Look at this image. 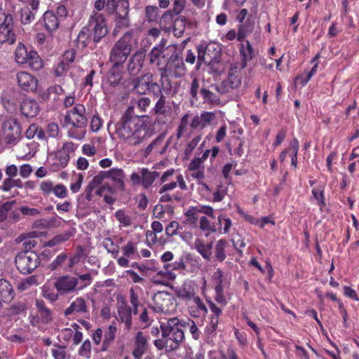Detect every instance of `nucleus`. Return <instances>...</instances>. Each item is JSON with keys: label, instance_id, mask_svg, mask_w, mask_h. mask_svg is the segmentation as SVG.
<instances>
[{"label": "nucleus", "instance_id": "f257e3e1", "mask_svg": "<svg viewBox=\"0 0 359 359\" xmlns=\"http://www.w3.org/2000/svg\"><path fill=\"white\" fill-rule=\"evenodd\" d=\"M118 137L129 145H137L146 137L147 129L143 121L128 109L116 126Z\"/></svg>", "mask_w": 359, "mask_h": 359}, {"label": "nucleus", "instance_id": "f03ea898", "mask_svg": "<svg viewBox=\"0 0 359 359\" xmlns=\"http://www.w3.org/2000/svg\"><path fill=\"white\" fill-rule=\"evenodd\" d=\"M86 109L83 104H78L68 111L64 118V124L68 128L69 137L81 140L86 134L87 118L85 116Z\"/></svg>", "mask_w": 359, "mask_h": 359}, {"label": "nucleus", "instance_id": "7ed1b4c3", "mask_svg": "<svg viewBox=\"0 0 359 359\" xmlns=\"http://www.w3.org/2000/svg\"><path fill=\"white\" fill-rule=\"evenodd\" d=\"M184 319L178 317L168 318L166 322L161 323V330L163 339H168L169 351L177 349L184 340Z\"/></svg>", "mask_w": 359, "mask_h": 359}, {"label": "nucleus", "instance_id": "20e7f679", "mask_svg": "<svg viewBox=\"0 0 359 359\" xmlns=\"http://www.w3.org/2000/svg\"><path fill=\"white\" fill-rule=\"evenodd\" d=\"M131 34H125L118 39L111 49L109 61L115 67H122L132 50Z\"/></svg>", "mask_w": 359, "mask_h": 359}, {"label": "nucleus", "instance_id": "39448f33", "mask_svg": "<svg viewBox=\"0 0 359 359\" xmlns=\"http://www.w3.org/2000/svg\"><path fill=\"white\" fill-rule=\"evenodd\" d=\"M15 262L20 273L27 274L32 273L39 265L40 260L36 252L25 251L18 254Z\"/></svg>", "mask_w": 359, "mask_h": 359}, {"label": "nucleus", "instance_id": "423d86ee", "mask_svg": "<svg viewBox=\"0 0 359 359\" xmlns=\"http://www.w3.org/2000/svg\"><path fill=\"white\" fill-rule=\"evenodd\" d=\"M16 36L13 32V17L11 14L0 10V43L13 44Z\"/></svg>", "mask_w": 359, "mask_h": 359}, {"label": "nucleus", "instance_id": "0eeeda50", "mask_svg": "<svg viewBox=\"0 0 359 359\" xmlns=\"http://www.w3.org/2000/svg\"><path fill=\"white\" fill-rule=\"evenodd\" d=\"M88 27L90 29L93 40L95 43L100 42L109 32L104 14L90 15Z\"/></svg>", "mask_w": 359, "mask_h": 359}, {"label": "nucleus", "instance_id": "6e6552de", "mask_svg": "<svg viewBox=\"0 0 359 359\" xmlns=\"http://www.w3.org/2000/svg\"><path fill=\"white\" fill-rule=\"evenodd\" d=\"M2 129L6 142L9 144H16L21 137V128L17 119L13 116L5 117Z\"/></svg>", "mask_w": 359, "mask_h": 359}, {"label": "nucleus", "instance_id": "1a4fd4ad", "mask_svg": "<svg viewBox=\"0 0 359 359\" xmlns=\"http://www.w3.org/2000/svg\"><path fill=\"white\" fill-rule=\"evenodd\" d=\"M152 308L155 312L170 313L175 309L174 299L166 292H158L153 297Z\"/></svg>", "mask_w": 359, "mask_h": 359}, {"label": "nucleus", "instance_id": "9d476101", "mask_svg": "<svg viewBox=\"0 0 359 359\" xmlns=\"http://www.w3.org/2000/svg\"><path fill=\"white\" fill-rule=\"evenodd\" d=\"M78 278L69 275L60 276L55 282V287L61 294H69L76 290Z\"/></svg>", "mask_w": 359, "mask_h": 359}, {"label": "nucleus", "instance_id": "9b49d317", "mask_svg": "<svg viewBox=\"0 0 359 359\" xmlns=\"http://www.w3.org/2000/svg\"><path fill=\"white\" fill-rule=\"evenodd\" d=\"M166 41L164 39H162L161 42L154 46L149 52L148 57L149 63L151 65L155 64L161 70L163 64V60L165 61L168 55L166 54V49L165 48Z\"/></svg>", "mask_w": 359, "mask_h": 359}, {"label": "nucleus", "instance_id": "f8f14e48", "mask_svg": "<svg viewBox=\"0 0 359 359\" xmlns=\"http://www.w3.org/2000/svg\"><path fill=\"white\" fill-rule=\"evenodd\" d=\"M118 6L120 10L115 12V27L114 32H118L120 29L126 28L129 26L128 7L129 3L127 0H119Z\"/></svg>", "mask_w": 359, "mask_h": 359}, {"label": "nucleus", "instance_id": "ddd939ff", "mask_svg": "<svg viewBox=\"0 0 359 359\" xmlns=\"http://www.w3.org/2000/svg\"><path fill=\"white\" fill-rule=\"evenodd\" d=\"M149 336L142 331L137 332L134 337L132 354L135 359H140L146 353L149 344Z\"/></svg>", "mask_w": 359, "mask_h": 359}, {"label": "nucleus", "instance_id": "4468645a", "mask_svg": "<svg viewBox=\"0 0 359 359\" xmlns=\"http://www.w3.org/2000/svg\"><path fill=\"white\" fill-rule=\"evenodd\" d=\"M75 149L74 144L66 142L55 154L54 165L57 169L65 168L69 161V154Z\"/></svg>", "mask_w": 359, "mask_h": 359}, {"label": "nucleus", "instance_id": "2eb2a0df", "mask_svg": "<svg viewBox=\"0 0 359 359\" xmlns=\"http://www.w3.org/2000/svg\"><path fill=\"white\" fill-rule=\"evenodd\" d=\"M18 86L25 91L34 92L37 88L38 80L27 72H20L17 74Z\"/></svg>", "mask_w": 359, "mask_h": 359}, {"label": "nucleus", "instance_id": "dca6fc26", "mask_svg": "<svg viewBox=\"0 0 359 359\" xmlns=\"http://www.w3.org/2000/svg\"><path fill=\"white\" fill-rule=\"evenodd\" d=\"M118 6L117 0H95L93 8L90 15L94 14H103L102 11L104 10L108 15L114 14Z\"/></svg>", "mask_w": 359, "mask_h": 359}, {"label": "nucleus", "instance_id": "f3484780", "mask_svg": "<svg viewBox=\"0 0 359 359\" xmlns=\"http://www.w3.org/2000/svg\"><path fill=\"white\" fill-rule=\"evenodd\" d=\"M197 286L192 280L185 281L181 286L175 288L177 296L184 301H191L196 295Z\"/></svg>", "mask_w": 359, "mask_h": 359}, {"label": "nucleus", "instance_id": "a211bd4d", "mask_svg": "<svg viewBox=\"0 0 359 359\" xmlns=\"http://www.w3.org/2000/svg\"><path fill=\"white\" fill-rule=\"evenodd\" d=\"M145 56L146 53L142 50L136 51L132 55L128 65V71L130 75L136 76L141 72L144 65Z\"/></svg>", "mask_w": 359, "mask_h": 359}, {"label": "nucleus", "instance_id": "6ab92c4d", "mask_svg": "<svg viewBox=\"0 0 359 359\" xmlns=\"http://www.w3.org/2000/svg\"><path fill=\"white\" fill-rule=\"evenodd\" d=\"M241 84V78L234 72H229L226 80L217 86V90L221 94H225L230 90L238 88Z\"/></svg>", "mask_w": 359, "mask_h": 359}, {"label": "nucleus", "instance_id": "aec40b11", "mask_svg": "<svg viewBox=\"0 0 359 359\" xmlns=\"http://www.w3.org/2000/svg\"><path fill=\"white\" fill-rule=\"evenodd\" d=\"M133 82L134 90L139 95H144L149 91L150 84L153 82V75L150 73L145 74L134 79Z\"/></svg>", "mask_w": 359, "mask_h": 359}, {"label": "nucleus", "instance_id": "412c9836", "mask_svg": "<svg viewBox=\"0 0 359 359\" xmlns=\"http://www.w3.org/2000/svg\"><path fill=\"white\" fill-rule=\"evenodd\" d=\"M161 71L162 74L166 71L171 72L175 77L178 78L185 74L186 68L182 60L177 57L172 59V56H171L166 66L164 68H161Z\"/></svg>", "mask_w": 359, "mask_h": 359}, {"label": "nucleus", "instance_id": "4be33fe9", "mask_svg": "<svg viewBox=\"0 0 359 359\" xmlns=\"http://www.w3.org/2000/svg\"><path fill=\"white\" fill-rule=\"evenodd\" d=\"M215 118V114L210 111H203L199 116H196L191 123V127L193 129L198 128H203L209 126Z\"/></svg>", "mask_w": 359, "mask_h": 359}, {"label": "nucleus", "instance_id": "5701e85b", "mask_svg": "<svg viewBox=\"0 0 359 359\" xmlns=\"http://www.w3.org/2000/svg\"><path fill=\"white\" fill-rule=\"evenodd\" d=\"M86 314L88 313L86 302L82 297L76 298L70 305L65 309L66 316L72 314Z\"/></svg>", "mask_w": 359, "mask_h": 359}, {"label": "nucleus", "instance_id": "b1692460", "mask_svg": "<svg viewBox=\"0 0 359 359\" xmlns=\"http://www.w3.org/2000/svg\"><path fill=\"white\" fill-rule=\"evenodd\" d=\"M20 111L25 117L32 118L38 114L39 107L34 100L25 99L20 104Z\"/></svg>", "mask_w": 359, "mask_h": 359}, {"label": "nucleus", "instance_id": "393cba45", "mask_svg": "<svg viewBox=\"0 0 359 359\" xmlns=\"http://www.w3.org/2000/svg\"><path fill=\"white\" fill-rule=\"evenodd\" d=\"M118 315L120 320L124 323V329L130 330L132 327V309L123 303L118 309Z\"/></svg>", "mask_w": 359, "mask_h": 359}, {"label": "nucleus", "instance_id": "a878e982", "mask_svg": "<svg viewBox=\"0 0 359 359\" xmlns=\"http://www.w3.org/2000/svg\"><path fill=\"white\" fill-rule=\"evenodd\" d=\"M14 297V290L11 283L5 279H0V302L8 303Z\"/></svg>", "mask_w": 359, "mask_h": 359}, {"label": "nucleus", "instance_id": "bb28decb", "mask_svg": "<svg viewBox=\"0 0 359 359\" xmlns=\"http://www.w3.org/2000/svg\"><path fill=\"white\" fill-rule=\"evenodd\" d=\"M43 23L45 29L52 32L58 28L60 20L53 11H47L43 15Z\"/></svg>", "mask_w": 359, "mask_h": 359}, {"label": "nucleus", "instance_id": "cd10ccee", "mask_svg": "<svg viewBox=\"0 0 359 359\" xmlns=\"http://www.w3.org/2000/svg\"><path fill=\"white\" fill-rule=\"evenodd\" d=\"M106 175L107 178L111 180L117 188H118L121 190L124 189L125 174L122 169L111 168L106 171Z\"/></svg>", "mask_w": 359, "mask_h": 359}, {"label": "nucleus", "instance_id": "c85d7f7f", "mask_svg": "<svg viewBox=\"0 0 359 359\" xmlns=\"http://www.w3.org/2000/svg\"><path fill=\"white\" fill-rule=\"evenodd\" d=\"M175 181L163 183V185L159 189V194H163L166 191L175 189L178 184L182 190H187V186L184 181V177L181 174H178L175 177Z\"/></svg>", "mask_w": 359, "mask_h": 359}, {"label": "nucleus", "instance_id": "c756f323", "mask_svg": "<svg viewBox=\"0 0 359 359\" xmlns=\"http://www.w3.org/2000/svg\"><path fill=\"white\" fill-rule=\"evenodd\" d=\"M194 248L205 259L209 260L212 255V244L205 243L200 238L195 240L194 243Z\"/></svg>", "mask_w": 359, "mask_h": 359}, {"label": "nucleus", "instance_id": "7c9ffc66", "mask_svg": "<svg viewBox=\"0 0 359 359\" xmlns=\"http://www.w3.org/2000/svg\"><path fill=\"white\" fill-rule=\"evenodd\" d=\"M140 172L142 174V185L144 189H148L151 186L155 180L158 177V172L156 171H150L148 168H140Z\"/></svg>", "mask_w": 359, "mask_h": 359}, {"label": "nucleus", "instance_id": "2f4dec72", "mask_svg": "<svg viewBox=\"0 0 359 359\" xmlns=\"http://www.w3.org/2000/svg\"><path fill=\"white\" fill-rule=\"evenodd\" d=\"M117 328L115 323H111L107 329L104 334V339L102 344L101 350L105 351L109 345L114 341L116 334Z\"/></svg>", "mask_w": 359, "mask_h": 359}, {"label": "nucleus", "instance_id": "473e14b6", "mask_svg": "<svg viewBox=\"0 0 359 359\" xmlns=\"http://www.w3.org/2000/svg\"><path fill=\"white\" fill-rule=\"evenodd\" d=\"M91 36H92V34H91L90 28L88 27H83L80 30V32L77 36V39H76V43H77L78 48H86L88 45L90 41Z\"/></svg>", "mask_w": 359, "mask_h": 359}, {"label": "nucleus", "instance_id": "72a5a7b5", "mask_svg": "<svg viewBox=\"0 0 359 359\" xmlns=\"http://www.w3.org/2000/svg\"><path fill=\"white\" fill-rule=\"evenodd\" d=\"M254 28V21L248 18L245 22H243L238 27V40H243L248 34L251 33Z\"/></svg>", "mask_w": 359, "mask_h": 359}, {"label": "nucleus", "instance_id": "f704fd0d", "mask_svg": "<svg viewBox=\"0 0 359 359\" xmlns=\"http://www.w3.org/2000/svg\"><path fill=\"white\" fill-rule=\"evenodd\" d=\"M32 69L38 71L43 67V61L37 52L31 50L27 63Z\"/></svg>", "mask_w": 359, "mask_h": 359}, {"label": "nucleus", "instance_id": "c9c22d12", "mask_svg": "<svg viewBox=\"0 0 359 359\" xmlns=\"http://www.w3.org/2000/svg\"><path fill=\"white\" fill-rule=\"evenodd\" d=\"M29 55V51H27L26 47L23 44L19 43L15 53L16 62L18 64L24 65L27 63Z\"/></svg>", "mask_w": 359, "mask_h": 359}, {"label": "nucleus", "instance_id": "e433bc0d", "mask_svg": "<svg viewBox=\"0 0 359 359\" xmlns=\"http://www.w3.org/2000/svg\"><path fill=\"white\" fill-rule=\"evenodd\" d=\"M72 234L69 231L63 232L60 234L56 235L52 239L49 240L45 243V246L53 247L61 245L65 241H68Z\"/></svg>", "mask_w": 359, "mask_h": 359}, {"label": "nucleus", "instance_id": "4c0bfd02", "mask_svg": "<svg viewBox=\"0 0 359 359\" xmlns=\"http://www.w3.org/2000/svg\"><path fill=\"white\" fill-rule=\"evenodd\" d=\"M240 52L243 58V67H245L247 62L254 56L253 48L248 41L245 43L241 44Z\"/></svg>", "mask_w": 359, "mask_h": 359}, {"label": "nucleus", "instance_id": "58836bf2", "mask_svg": "<svg viewBox=\"0 0 359 359\" xmlns=\"http://www.w3.org/2000/svg\"><path fill=\"white\" fill-rule=\"evenodd\" d=\"M198 209L197 208H189L185 212L184 224L191 227H196L198 224Z\"/></svg>", "mask_w": 359, "mask_h": 359}, {"label": "nucleus", "instance_id": "ea45409f", "mask_svg": "<svg viewBox=\"0 0 359 359\" xmlns=\"http://www.w3.org/2000/svg\"><path fill=\"white\" fill-rule=\"evenodd\" d=\"M124 256L135 259L139 256L137 248V243L133 241H128L126 244L121 248Z\"/></svg>", "mask_w": 359, "mask_h": 359}, {"label": "nucleus", "instance_id": "a19ab883", "mask_svg": "<svg viewBox=\"0 0 359 359\" xmlns=\"http://www.w3.org/2000/svg\"><path fill=\"white\" fill-rule=\"evenodd\" d=\"M175 21L173 15L171 12H165L160 20V26L165 32H170L172 24Z\"/></svg>", "mask_w": 359, "mask_h": 359}, {"label": "nucleus", "instance_id": "79ce46f5", "mask_svg": "<svg viewBox=\"0 0 359 359\" xmlns=\"http://www.w3.org/2000/svg\"><path fill=\"white\" fill-rule=\"evenodd\" d=\"M212 280L215 285V290L219 291L220 290H224L225 279L224 278V273L221 269H217L212 276Z\"/></svg>", "mask_w": 359, "mask_h": 359}, {"label": "nucleus", "instance_id": "37998d69", "mask_svg": "<svg viewBox=\"0 0 359 359\" xmlns=\"http://www.w3.org/2000/svg\"><path fill=\"white\" fill-rule=\"evenodd\" d=\"M185 30V21L181 17L175 18L171 31L175 36L180 37Z\"/></svg>", "mask_w": 359, "mask_h": 359}, {"label": "nucleus", "instance_id": "c03bdc74", "mask_svg": "<svg viewBox=\"0 0 359 359\" xmlns=\"http://www.w3.org/2000/svg\"><path fill=\"white\" fill-rule=\"evenodd\" d=\"M36 13L29 7L25 6L20 10V21L23 25H29L35 19Z\"/></svg>", "mask_w": 359, "mask_h": 359}, {"label": "nucleus", "instance_id": "a18cd8bd", "mask_svg": "<svg viewBox=\"0 0 359 359\" xmlns=\"http://www.w3.org/2000/svg\"><path fill=\"white\" fill-rule=\"evenodd\" d=\"M227 242L224 239L219 240L215 245V257L220 262L224 261L226 258L225 248Z\"/></svg>", "mask_w": 359, "mask_h": 359}, {"label": "nucleus", "instance_id": "49530a36", "mask_svg": "<svg viewBox=\"0 0 359 359\" xmlns=\"http://www.w3.org/2000/svg\"><path fill=\"white\" fill-rule=\"evenodd\" d=\"M288 150L290 151L291 165L296 168L297 167V153L299 151V142L294 138L290 143Z\"/></svg>", "mask_w": 359, "mask_h": 359}, {"label": "nucleus", "instance_id": "de8ad7c7", "mask_svg": "<svg viewBox=\"0 0 359 359\" xmlns=\"http://www.w3.org/2000/svg\"><path fill=\"white\" fill-rule=\"evenodd\" d=\"M217 219L219 224L218 230L220 233L224 234L228 233L232 224L231 219L229 218H226L222 215H219Z\"/></svg>", "mask_w": 359, "mask_h": 359}, {"label": "nucleus", "instance_id": "09e8293b", "mask_svg": "<svg viewBox=\"0 0 359 359\" xmlns=\"http://www.w3.org/2000/svg\"><path fill=\"white\" fill-rule=\"evenodd\" d=\"M103 245L109 253H111L114 258L118 255V246L110 238H106L103 241Z\"/></svg>", "mask_w": 359, "mask_h": 359}, {"label": "nucleus", "instance_id": "8fccbe9b", "mask_svg": "<svg viewBox=\"0 0 359 359\" xmlns=\"http://www.w3.org/2000/svg\"><path fill=\"white\" fill-rule=\"evenodd\" d=\"M185 325L184 327H188L189 330V332L192 336V338L194 340H198L200 338L201 336V332L197 327L195 322L191 319L185 320Z\"/></svg>", "mask_w": 359, "mask_h": 359}, {"label": "nucleus", "instance_id": "3c124183", "mask_svg": "<svg viewBox=\"0 0 359 359\" xmlns=\"http://www.w3.org/2000/svg\"><path fill=\"white\" fill-rule=\"evenodd\" d=\"M164 268L167 270H186L187 266L185 264V260L183 257H180L178 259L175 260L174 262L170 264H167L164 266Z\"/></svg>", "mask_w": 359, "mask_h": 359}, {"label": "nucleus", "instance_id": "603ef678", "mask_svg": "<svg viewBox=\"0 0 359 359\" xmlns=\"http://www.w3.org/2000/svg\"><path fill=\"white\" fill-rule=\"evenodd\" d=\"M311 192L313 197L316 200L317 204L320 206V209L322 210L326 205L323 189L314 188Z\"/></svg>", "mask_w": 359, "mask_h": 359}, {"label": "nucleus", "instance_id": "864d4df0", "mask_svg": "<svg viewBox=\"0 0 359 359\" xmlns=\"http://www.w3.org/2000/svg\"><path fill=\"white\" fill-rule=\"evenodd\" d=\"M215 43H210L206 46H200L198 48V62H205V56L209 54L212 49L216 50Z\"/></svg>", "mask_w": 359, "mask_h": 359}, {"label": "nucleus", "instance_id": "5fc2aeb1", "mask_svg": "<svg viewBox=\"0 0 359 359\" xmlns=\"http://www.w3.org/2000/svg\"><path fill=\"white\" fill-rule=\"evenodd\" d=\"M199 227L202 231H207V234L216 231L215 226L204 216L200 218Z\"/></svg>", "mask_w": 359, "mask_h": 359}, {"label": "nucleus", "instance_id": "6e6d98bb", "mask_svg": "<svg viewBox=\"0 0 359 359\" xmlns=\"http://www.w3.org/2000/svg\"><path fill=\"white\" fill-rule=\"evenodd\" d=\"M115 217L123 226H128L131 224V218L123 210H118L115 212Z\"/></svg>", "mask_w": 359, "mask_h": 359}, {"label": "nucleus", "instance_id": "4d7b16f0", "mask_svg": "<svg viewBox=\"0 0 359 359\" xmlns=\"http://www.w3.org/2000/svg\"><path fill=\"white\" fill-rule=\"evenodd\" d=\"M14 203V201H8L0 205V222L6 219L8 213L12 210Z\"/></svg>", "mask_w": 359, "mask_h": 359}, {"label": "nucleus", "instance_id": "13d9d810", "mask_svg": "<svg viewBox=\"0 0 359 359\" xmlns=\"http://www.w3.org/2000/svg\"><path fill=\"white\" fill-rule=\"evenodd\" d=\"M201 95L206 102L213 104H217L219 102V100L217 96L209 90L202 89Z\"/></svg>", "mask_w": 359, "mask_h": 359}, {"label": "nucleus", "instance_id": "bf43d9fd", "mask_svg": "<svg viewBox=\"0 0 359 359\" xmlns=\"http://www.w3.org/2000/svg\"><path fill=\"white\" fill-rule=\"evenodd\" d=\"M165 98L163 95H161L158 97V100L155 104L154 107L152 109V112L156 114H164L165 113Z\"/></svg>", "mask_w": 359, "mask_h": 359}, {"label": "nucleus", "instance_id": "052dcab7", "mask_svg": "<svg viewBox=\"0 0 359 359\" xmlns=\"http://www.w3.org/2000/svg\"><path fill=\"white\" fill-rule=\"evenodd\" d=\"M227 193V188L224 185H219L212 194V201L219 202L224 199Z\"/></svg>", "mask_w": 359, "mask_h": 359}, {"label": "nucleus", "instance_id": "680f3d73", "mask_svg": "<svg viewBox=\"0 0 359 359\" xmlns=\"http://www.w3.org/2000/svg\"><path fill=\"white\" fill-rule=\"evenodd\" d=\"M36 284V279L34 276H30L22 280L18 285V289L20 291H24L29 288L32 285Z\"/></svg>", "mask_w": 359, "mask_h": 359}, {"label": "nucleus", "instance_id": "e2e57ef3", "mask_svg": "<svg viewBox=\"0 0 359 359\" xmlns=\"http://www.w3.org/2000/svg\"><path fill=\"white\" fill-rule=\"evenodd\" d=\"M54 184L50 180H43L39 184V190L43 195L49 196L53 192Z\"/></svg>", "mask_w": 359, "mask_h": 359}, {"label": "nucleus", "instance_id": "0e129e2a", "mask_svg": "<svg viewBox=\"0 0 359 359\" xmlns=\"http://www.w3.org/2000/svg\"><path fill=\"white\" fill-rule=\"evenodd\" d=\"M145 13L149 22H154L158 19V8L156 6H148L146 7Z\"/></svg>", "mask_w": 359, "mask_h": 359}, {"label": "nucleus", "instance_id": "69168bd1", "mask_svg": "<svg viewBox=\"0 0 359 359\" xmlns=\"http://www.w3.org/2000/svg\"><path fill=\"white\" fill-rule=\"evenodd\" d=\"M118 68L119 67H115L113 66L110 70L109 81L114 86L118 84L121 79V74L118 70Z\"/></svg>", "mask_w": 359, "mask_h": 359}, {"label": "nucleus", "instance_id": "338daca9", "mask_svg": "<svg viewBox=\"0 0 359 359\" xmlns=\"http://www.w3.org/2000/svg\"><path fill=\"white\" fill-rule=\"evenodd\" d=\"M79 354L86 358H89L91 354V343L89 339L84 341L79 348Z\"/></svg>", "mask_w": 359, "mask_h": 359}, {"label": "nucleus", "instance_id": "774afa93", "mask_svg": "<svg viewBox=\"0 0 359 359\" xmlns=\"http://www.w3.org/2000/svg\"><path fill=\"white\" fill-rule=\"evenodd\" d=\"M52 194L57 198H65L67 196V189L65 185L58 184L54 186Z\"/></svg>", "mask_w": 359, "mask_h": 359}]
</instances>
